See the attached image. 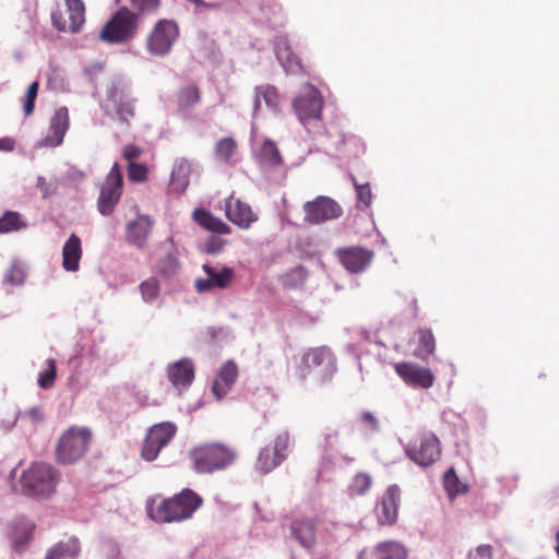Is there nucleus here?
<instances>
[{
    "label": "nucleus",
    "instance_id": "f257e3e1",
    "mask_svg": "<svg viewBox=\"0 0 559 559\" xmlns=\"http://www.w3.org/2000/svg\"><path fill=\"white\" fill-rule=\"evenodd\" d=\"M203 504V498L192 489L185 488L167 499H148L146 512L156 523L181 522L191 519Z\"/></svg>",
    "mask_w": 559,
    "mask_h": 559
},
{
    "label": "nucleus",
    "instance_id": "f03ea898",
    "mask_svg": "<svg viewBox=\"0 0 559 559\" xmlns=\"http://www.w3.org/2000/svg\"><path fill=\"white\" fill-rule=\"evenodd\" d=\"M189 459L195 473L213 474L230 467L237 460V451L223 442H206L192 448Z\"/></svg>",
    "mask_w": 559,
    "mask_h": 559
},
{
    "label": "nucleus",
    "instance_id": "7ed1b4c3",
    "mask_svg": "<svg viewBox=\"0 0 559 559\" xmlns=\"http://www.w3.org/2000/svg\"><path fill=\"white\" fill-rule=\"evenodd\" d=\"M57 483L56 469L45 463L32 464L20 478L23 493L38 498H47L53 493Z\"/></svg>",
    "mask_w": 559,
    "mask_h": 559
},
{
    "label": "nucleus",
    "instance_id": "20e7f679",
    "mask_svg": "<svg viewBox=\"0 0 559 559\" xmlns=\"http://www.w3.org/2000/svg\"><path fill=\"white\" fill-rule=\"evenodd\" d=\"M92 440V432L87 428L70 427L67 429L56 447V459L61 464H73L87 452Z\"/></svg>",
    "mask_w": 559,
    "mask_h": 559
},
{
    "label": "nucleus",
    "instance_id": "39448f33",
    "mask_svg": "<svg viewBox=\"0 0 559 559\" xmlns=\"http://www.w3.org/2000/svg\"><path fill=\"white\" fill-rule=\"evenodd\" d=\"M405 452L414 463L428 467L440 459L441 445L439 439L432 432H423L408 443Z\"/></svg>",
    "mask_w": 559,
    "mask_h": 559
},
{
    "label": "nucleus",
    "instance_id": "423d86ee",
    "mask_svg": "<svg viewBox=\"0 0 559 559\" xmlns=\"http://www.w3.org/2000/svg\"><path fill=\"white\" fill-rule=\"evenodd\" d=\"M135 26V15L127 9H121L103 27L99 38L110 44L122 43L133 36Z\"/></svg>",
    "mask_w": 559,
    "mask_h": 559
},
{
    "label": "nucleus",
    "instance_id": "0eeeda50",
    "mask_svg": "<svg viewBox=\"0 0 559 559\" xmlns=\"http://www.w3.org/2000/svg\"><path fill=\"white\" fill-rule=\"evenodd\" d=\"M122 193V170L115 163L100 187L97 207L102 215H110Z\"/></svg>",
    "mask_w": 559,
    "mask_h": 559
},
{
    "label": "nucleus",
    "instance_id": "6e6552de",
    "mask_svg": "<svg viewBox=\"0 0 559 559\" xmlns=\"http://www.w3.org/2000/svg\"><path fill=\"white\" fill-rule=\"evenodd\" d=\"M177 427L173 423H160L152 426L145 437L142 447V459L154 461L160 450L165 448L175 437Z\"/></svg>",
    "mask_w": 559,
    "mask_h": 559
},
{
    "label": "nucleus",
    "instance_id": "1a4fd4ad",
    "mask_svg": "<svg viewBox=\"0 0 559 559\" xmlns=\"http://www.w3.org/2000/svg\"><path fill=\"white\" fill-rule=\"evenodd\" d=\"M68 17L60 10L51 13V23L56 29L64 33H78L85 23V5L82 0H66Z\"/></svg>",
    "mask_w": 559,
    "mask_h": 559
},
{
    "label": "nucleus",
    "instance_id": "9d476101",
    "mask_svg": "<svg viewBox=\"0 0 559 559\" xmlns=\"http://www.w3.org/2000/svg\"><path fill=\"white\" fill-rule=\"evenodd\" d=\"M305 221L309 224H321L336 219L343 214L341 205L329 197H317L304 204Z\"/></svg>",
    "mask_w": 559,
    "mask_h": 559
},
{
    "label": "nucleus",
    "instance_id": "9b49d317",
    "mask_svg": "<svg viewBox=\"0 0 559 559\" xmlns=\"http://www.w3.org/2000/svg\"><path fill=\"white\" fill-rule=\"evenodd\" d=\"M178 36L177 24L170 21H160L147 39V50L156 56L169 52Z\"/></svg>",
    "mask_w": 559,
    "mask_h": 559
},
{
    "label": "nucleus",
    "instance_id": "f8f14e48",
    "mask_svg": "<svg viewBox=\"0 0 559 559\" xmlns=\"http://www.w3.org/2000/svg\"><path fill=\"white\" fill-rule=\"evenodd\" d=\"M322 97L318 90L308 86L293 103L296 115L302 123L311 119H320Z\"/></svg>",
    "mask_w": 559,
    "mask_h": 559
},
{
    "label": "nucleus",
    "instance_id": "ddd939ff",
    "mask_svg": "<svg viewBox=\"0 0 559 559\" xmlns=\"http://www.w3.org/2000/svg\"><path fill=\"white\" fill-rule=\"evenodd\" d=\"M394 370L408 385L421 389H429L433 385L435 376L428 368L403 361L395 364Z\"/></svg>",
    "mask_w": 559,
    "mask_h": 559
},
{
    "label": "nucleus",
    "instance_id": "4468645a",
    "mask_svg": "<svg viewBox=\"0 0 559 559\" xmlns=\"http://www.w3.org/2000/svg\"><path fill=\"white\" fill-rule=\"evenodd\" d=\"M336 257L348 272L356 274L367 269L373 259V252L358 246L347 247L337 249Z\"/></svg>",
    "mask_w": 559,
    "mask_h": 559
},
{
    "label": "nucleus",
    "instance_id": "2eb2a0df",
    "mask_svg": "<svg viewBox=\"0 0 559 559\" xmlns=\"http://www.w3.org/2000/svg\"><path fill=\"white\" fill-rule=\"evenodd\" d=\"M224 210L228 221L242 229H248L258 221V215L252 211L251 206L240 199L235 198L234 194H230L229 198L225 200Z\"/></svg>",
    "mask_w": 559,
    "mask_h": 559
},
{
    "label": "nucleus",
    "instance_id": "dca6fc26",
    "mask_svg": "<svg viewBox=\"0 0 559 559\" xmlns=\"http://www.w3.org/2000/svg\"><path fill=\"white\" fill-rule=\"evenodd\" d=\"M203 271L207 277L195 281V288L199 293L209 292L214 288H228L234 281V270L231 267L224 266L218 271L209 264H204Z\"/></svg>",
    "mask_w": 559,
    "mask_h": 559
},
{
    "label": "nucleus",
    "instance_id": "f3484780",
    "mask_svg": "<svg viewBox=\"0 0 559 559\" xmlns=\"http://www.w3.org/2000/svg\"><path fill=\"white\" fill-rule=\"evenodd\" d=\"M318 522L316 516L305 515L297 516L292 521V535L300 546L311 548L316 545Z\"/></svg>",
    "mask_w": 559,
    "mask_h": 559
},
{
    "label": "nucleus",
    "instance_id": "a211bd4d",
    "mask_svg": "<svg viewBox=\"0 0 559 559\" xmlns=\"http://www.w3.org/2000/svg\"><path fill=\"white\" fill-rule=\"evenodd\" d=\"M70 127L69 110L67 107L58 108L49 123L47 135L44 139V145L57 147L62 144L64 135Z\"/></svg>",
    "mask_w": 559,
    "mask_h": 559
},
{
    "label": "nucleus",
    "instance_id": "6ab92c4d",
    "mask_svg": "<svg viewBox=\"0 0 559 559\" xmlns=\"http://www.w3.org/2000/svg\"><path fill=\"white\" fill-rule=\"evenodd\" d=\"M399 502L400 489L396 486L389 487L376 507V514L382 525H391L396 521Z\"/></svg>",
    "mask_w": 559,
    "mask_h": 559
},
{
    "label": "nucleus",
    "instance_id": "aec40b11",
    "mask_svg": "<svg viewBox=\"0 0 559 559\" xmlns=\"http://www.w3.org/2000/svg\"><path fill=\"white\" fill-rule=\"evenodd\" d=\"M237 377L238 368L233 360L225 362L221 367L219 372L212 385V392L217 400H221L230 391Z\"/></svg>",
    "mask_w": 559,
    "mask_h": 559
},
{
    "label": "nucleus",
    "instance_id": "412c9836",
    "mask_svg": "<svg viewBox=\"0 0 559 559\" xmlns=\"http://www.w3.org/2000/svg\"><path fill=\"white\" fill-rule=\"evenodd\" d=\"M191 163L186 158L175 162L170 174L169 192L176 195L182 194L189 186Z\"/></svg>",
    "mask_w": 559,
    "mask_h": 559
},
{
    "label": "nucleus",
    "instance_id": "4be33fe9",
    "mask_svg": "<svg viewBox=\"0 0 559 559\" xmlns=\"http://www.w3.org/2000/svg\"><path fill=\"white\" fill-rule=\"evenodd\" d=\"M168 378L174 386L187 388L194 379V366L189 359H181L168 369Z\"/></svg>",
    "mask_w": 559,
    "mask_h": 559
},
{
    "label": "nucleus",
    "instance_id": "5701e85b",
    "mask_svg": "<svg viewBox=\"0 0 559 559\" xmlns=\"http://www.w3.org/2000/svg\"><path fill=\"white\" fill-rule=\"evenodd\" d=\"M82 258V246L79 236L72 234L62 249V265L66 271L75 272L79 270Z\"/></svg>",
    "mask_w": 559,
    "mask_h": 559
},
{
    "label": "nucleus",
    "instance_id": "b1692460",
    "mask_svg": "<svg viewBox=\"0 0 559 559\" xmlns=\"http://www.w3.org/2000/svg\"><path fill=\"white\" fill-rule=\"evenodd\" d=\"M80 551V540L72 536L53 545L47 551L45 559H78Z\"/></svg>",
    "mask_w": 559,
    "mask_h": 559
},
{
    "label": "nucleus",
    "instance_id": "393cba45",
    "mask_svg": "<svg viewBox=\"0 0 559 559\" xmlns=\"http://www.w3.org/2000/svg\"><path fill=\"white\" fill-rule=\"evenodd\" d=\"M193 219L204 229L219 234H230V227L224 223L221 218L213 216L209 211L204 209H197L193 211Z\"/></svg>",
    "mask_w": 559,
    "mask_h": 559
},
{
    "label": "nucleus",
    "instance_id": "a878e982",
    "mask_svg": "<svg viewBox=\"0 0 559 559\" xmlns=\"http://www.w3.org/2000/svg\"><path fill=\"white\" fill-rule=\"evenodd\" d=\"M275 49L276 58L286 72L298 73L304 70L300 58L292 50L287 41H278Z\"/></svg>",
    "mask_w": 559,
    "mask_h": 559
},
{
    "label": "nucleus",
    "instance_id": "bb28decb",
    "mask_svg": "<svg viewBox=\"0 0 559 559\" xmlns=\"http://www.w3.org/2000/svg\"><path fill=\"white\" fill-rule=\"evenodd\" d=\"M417 346L414 349V356L421 360H427L436 349L435 336L431 330L424 328L417 331Z\"/></svg>",
    "mask_w": 559,
    "mask_h": 559
},
{
    "label": "nucleus",
    "instance_id": "cd10ccee",
    "mask_svg": "<svg viewBox=\"0 0 559 559\" xmlns=\"http://www.w3.org/2000/svg\"><path fill=\"white\" fill-rule=\"evenodd\" d=\"M301 361L307 369L329 366L332 362V353L324 346L310 348L304 354Z\"/></svg>",
    "mask_w": 559,
    "mask_h": 559
},
{
    "label": "nucleus",
    "instance_id": "c85d7f7f",
    "mask_svg": "<svg viewBox=\"0 0 559 559\" xmlns=\"http://www.w3.org/2000/svg\"><path fill=\"white\" fill-rule=\"evenodd\" d=\"M261 98L265 102L266 106L276 109L280 103V95L277 90L270 84H264L255 87V97L253 102L254 115L261 107Z\"/></svg>",
    "mask_w": 559,
    "mask_h": 559
},
{
    "label": "nucleus",
    "instance_id": "c756f323",
    "mask_svg": "<svg viewBox=\"0 0 559 559\" xmlns=\"http://www.w3.org/2000/svg\"><path fill=\"white\" fill-rule=\"evenodd\" d=\"M378 559H406V549L396 542L379 543L372 548Z\"/></svg>",
    "mask_w": 559,
    "mask_h": 559
},
{
    "label": "nucleus",
    "instance_id": "7c9ffc66",
    "mask_svg": "<svg viewBox=\"0 0 559 559\" xmlns=\"http://www.w3.org/2000/svg\"><path fill=\"white\" fill-rule=\"evenodd\" d=\"M26 222L23 219L19 212L7 211L0 217V234L19 231L23 228H26Z\"/></svg>",
    "mask_w": 559,
    "mask_h": 559
},
{
    "label": "nucleus",
    "instance_id": "2f4dec72",
    "mask_svg": "<svg viewBox=\"0 0 559 559\" xmlns=\"http://www.w3.org/2000/svg\"><path fill=\"white\" fill-rule=\"evenodd\" d=\"M201 100V92L197 85H187L181 87L177 93V104L181 109H188L199 104Z\"/></svg>",
    "mask_w": 559,
    "mask_h": 559
},
{
    "label": "nucleus",
    "instance_id": "473e14b6",
    "mask_svg": "<svg viewBox=\"0 0 559 559\" xmlns=\"http://www.w3.org/2000/svg\"><path fill=\"white\" fill-rule=\"evenodd\" d=\"M34 525L28 522H23L16 525L12 531V543L16 551H21L32 537Z\"/></svg>",
    "mask_w": 559,
    "mask_h": 559
},
{
    "label": "nucleus",
    "instance_id": "72a5a7b5",
    "mask_svg": "<svg viewBox=\"0 0 559 559\" xmlns=\"http://www.w3.org/2000/svg\"><path fill=\"white\" fill-rule=\"evenodd\" d=\"M140 151L135 145H128L123 151V157L128 164V178L131 181H140V164L136 162Z\"/></svg>",
    "mask_w": 559,
    "mask_h": 559
},
{
    "label": "nucleus",
    "instance_id": "f704fd0d",
    "mask_svg": "<svg viewBox=\"0 0 559 559\" xmlns=\"http://www.w3.org/2000/svg\"><path fill=\"white\" fill-rule=\"evenodd\" d=\"M259 158L262 163L276 166L282 163V157L276 144L271 140H265L260 148Z\"/></svg>",
    "mask_w": 559,
    "mask_h": 559
},
{
    "label": "nucleus",
    "instance_id": "c9c22d12",
    "mask_svg": "<svg viewBox=\"0 0 559 559\" xmlns=\"http://www.w3.org/2000/svg\"><path fill=\"white\" fill-rule=\"evenodd\" d=\"M283 461L280 460V455L275 454L270 448L261 450L257 466L261 473L266 474L278 466Z\"/></svg>",
    "mask_w": 559,
    "mask_h": 559
},
{
    "label": "nucleus",
    "instance_id": "e433bc0d",
    "mask_svg": "<svg viewBox=\"0 0 559 559\" xmlns=\"http://www.w3.org/2000/svg\"><path fill=\"white\" fill-rule=\"evenodd\" d=\"M372 479L370 475L366 473H359L355 475L349 487L348 493L352 497L365 495L371 487Z\"/></svg>",
    "mask_w": 559,
    "mask_h": 559
},
{
    "label": "nucleus",
    "instance_id": "4c0bfd02",
    "mask_svg": "<svg viewBox=\"0 0 559 559\" xmlns=\"http://www.w3.org/2000/svg\"><path fill=\"white\" fill-rule=\"evenodd\" d=\"M443 484L450 496H456L466 491V486L459 479L453 467L449 468L444 474Z\"/></svg>",
    "mask_w": 559,
    "mask_h": 559
},
{
    "label": "nucleus",
    "instance_id": "58836bf2",
    "mask_svg": "<svg viewBox=\"0 0 559 559\" xmlns=\"http://www.w3.org/2000/svg\"><path fill=\"white\" fill-rule=\"evenodd\" d=\"M237 143L231 138H224L215 145V155L222 162H228L235 154Z\"/></svg>",
    "mask_w": 559,
    "mask_h": 559
},
{
    "label": "nucleus",
    "instance_id": "ea45409f",
    "mask_svg": "<svg viewBox=\"0 0 559 559\" xmlns=\"http://www.w3.org/2000/svg\"><path fill=\"white\" fill-rule=\"evenodd\" d=\"M57 368L56 361L52 358L46 360V369L38 376V385L41 389H48L52 386L56 379Z\"/></svg>",
    "mask_w": 559,
    "mask_h": 559
},
{
    "label": "nucleus",
    "instance_id": "a19ab883",
    "mask_svg": "<svg viewBox=\"0 0 559 559\" xmlns=\"http://www.w3.org/2000/svg\"><path fill=\"white\" fill-rule=\"evenodd\" d=\"M38 90H39V83L37 81L33 82L28 86L26 94H25L24 104H23V110H24L25 116L33 115L34 108H35V100L38 95Z\"/></svg>",
    "mask_w": 559,
    "mask_h": 559
},
{
    "label": "nucleus",
    "instance_id": "79ce46f5",
    "mask_svg": "<svg viewBox=\"0 0 559 559\" xmlns=\"http://www.w3.org/2000/svg\"><path fill=\"white\" fill-rule=\"evenodd\" d=\"M307 272L304 267H295L287 272L284 276V285L286 287L293 288L306 281Z\"/></svg>",
    "mask_w": 559,
    "mask_h": 559
},
{
    "label": "nucleus",
    "instance_id": "37998d69",
    "mask_svg": "<svg viewBox=\"0 0 559 559\" xmlns=\"http://www.w3.org/2000/svg\"><path fill=\"white\" fill-rule=\"evenodd\" d=\"M289 445V435L282 432L274 439L273 447L270 448L275 454L280 455V460L284 461L286 457V451Z\"/></svg>",
    "mask_w": 559,
    "mask_h": 559
},
{
    "label": "nucleus",
    "instance_id": "c03bdc74",
    "mask_svg": "<svg viewBox=\"0 0 559 559\" xmlns=\"http://www.w3.org/2000/svg\"><path fill=\"white\" fill-rule=\"evenodd\" d=\"M159 294V284L157 280L150 278L145 282H142V298L145 301H153L157 298Z\"/></svg>",
    "mask_w": 559,
    "mask_h": 559
},
{
    "label": "nucleus",
    "instance_id": "a18cd8bd",
    "mask_svg": "<svg viewBox=\"0 0 559 559\" xmlns=\"http://www.w3.org/2000/svg\"><path fill=\"white\" fill-rule=\"evenodd\" d=\"M5 282L12 285H21L25 280V272L23 267L13 263L5 272Z\"/></svg>",
    "mask_w": 559,
    "mask_h": 559
},
{
    "label": "nucleus",
    "instance_id": "49530a36",
    "mask_svg": "<svg viewBox=\"0 0 559 559\" xmlns=\"http://www.w3.org/2000/svg\"><path fill=\"white\" fill-rule=\"evenodd\" d=\"M354 183L356 187L358 202L361 203L364 205V207H368L372 201V193H371V188H370L369 183H362V185H358L356 182H354Z\"/></svg>",
    "mask_w": 559,
    "mask_h": 559
},
{
    "label": "nucleus",
    "instance_id": "de8ad7c7",
    "mask_svg": "<svg viewBox=\"0 0 559 559\" xmlns=\"http://www.w3.org/2000/svg\"><path fill=\"white\" fill-rule=\"evenodd\" d=\"M126 239L129 243L139 246L140 243V225L136 219L130 221L126 227Z\"/></svg>",
    "mask_w": 559,
    "mask_h": 559
},
{
    "label": "nucleus",
    "instance_id": "09e8293b",
    "mask_svg": "<svg viewBox=\"0 0 559 559\" xmlns=\"http://www.w3.org/2000/svg\"><path fill=\"white\" fill-rule=\"evenodd\" d=\"M492 548L490 545H480L467 554V559H491Z\"/></svg>",
    "mask_w": 559,
    "mask_h": 559
},
{
    "label": "nucleus",
    "instance_id": "8fccbe9b",
    "mask_svg": "<svg viewBox=\"0 0 559 559\" xmlns=\"http://www.w3.org/2000/svg\"><path fill=\"white\" fill-rule=\"evenodd\" d=\"M177 269H178V261L171 254H168L166 260L159 266L160 272H163L165 274L175 273L177 271Z\"/></svg>",
    "mask_w": 559,
    "mask_h": 559
},
{
    "label": "nucleus",
    "instance_id": "3c124183",
    "mask_svg": "<svg viewBox=\"0 0 559 559\" xmlns=\"http://www.w3.org/2000/svg\"><path fill=\"white\" fill-rule=\"evenodd\" d=\"M361 423L370 430L376 431L379 429V421L377 417L370 412H364L361 414Z\"/></svg>",
    "mask_w": 559,
    "mask_h": 559
},
{
    "label": "nucleus",
    "instance_id": "603ef678",
    "mask_svg": "<svg viewBox=\"0 0 559 559\" xmlns=\"http://www.w3.org/2000/svg\"><path fill=\"white\" fill-rule=\"evenodd\" d=\"M340 432L337 430H332L326 432L324 436V448L325 450H332L338 443Z\"/></svg>",
    "mask_w": 559,
    "mask_h": 559
},
{
    "label": "nucleus",
    "instance_id": "864d4df0",
    "mask_svg": "<svg viewBox=\"0 0 559 559\" xmlns=\"http://www.w3.org/2000/svg\"><path fill=\"white\" fill-rule=\"evenodd\" d=\"M15 146V141L11 138L0 139V151L12 152Z\"/></svg>",
    "mask_w": 559,
    "mask_h": 559
},
{
    "label": "nucleus",
    "instance_id": "5fc2aeb1",
    "mask_svg": "<svg viewBox=\"0 0 559 559\" xmlns=\"http://www.w3.org/2000/svg\"><path fill=\"white\" fill-rule=\"evenodd\" d=\"M37 188L40 190L44 198L49 195L50 191L45 177L39 176L37 178Z\"/></svg>",
    "mask_w": 559,
    "mask_h": 559
},
{
    "label": "nucleus",
    "instance_id": "6e6d98bb",
    "mask_svg": "<svg viewBox=\"0 0 559 559\" xmlns=\"http://www.w3.org/2000/svg\"><path fill=\"white\" fill-rule=\"evenodd\" d=\"M358 559H378V557L372 548H365L360 551Z\"/></svg>",
    "mask_w": 559,
    "mask_h": 559
},
{
    "label": "nucleus",
    "instance_id": "4d7b16f0",
    "mask_svg": "<svg viewBox=\"0 0 559 559\" xmlns=\"http://www.w3.org/2000/svg\"><path fill=\"white\" fill-rule=\"evenodd\" d=\"M141 222H142V233L146 228H150V229L152 228L153 222L150 217L142 215Z\"/></svg>",
    "mask_w": 559,
    "mask_h": 559
},
{
    "label": "nucleus",
    "instance_id": "13d9d810",
    "mask_svg": "<svg viewBox=\"0 0 559 559\" xmlns=\"http://www.w3.org/2000/svg\"><path fill=\"white\" fill-rule=\"evenodd\" d=\"M141 170H142V182H144L147 179V174H148L150 169L146 165L142 164Z\"/></svg>",
    "mask_w": 559,
    "mask_h": 559
},
{
    "label": "nucleus",
    "instance_id": "bf43d9fd",
    "mask_svg": "<svg viewBox=\"0 0 559 559\" xmlns=\"http://www.w3.org/2000/svg\"><path fill=\"white\" fill-rule=\"evenodd\" d=\"M218 249L214 248L211 243H207V249H206L207 252H215Z\"/></svg>",
    "mask_w": 559,
    "mask_h": 559
},
{
    "label": "nucleus",
    "instance_id": "052dcab7",
    "mask_svg": "<svg viewBox=\"0 0 559 559\" xmlns=\"http://www.w3.org/2000/svg\"><path fill=\"white\" fill-rule=\"evenodd\" d=\"M556 542H557V545H556V551H557V554H558V556H559V532H558V533H557V535H556Z\"/></svg>",
    "mask_w": 559,
    "mask_h": 559
},
{
    "label": "nucleus",
    "instance_id": "680f3d73",
    "mask_svg": "<svg viewBox=\"0 0 559 559\" xmlns=\"http://www.w3.org/2000/svg\"><path fill=\"white\" fill-rule=\"evenodd\" d=\"M197 4H205L204 1H201V2H195Z\"/></svg>",
    "mask_w": 559,
    "mask_h": 559
}]
</instances>
